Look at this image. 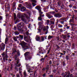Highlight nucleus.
Here are the masks:
<instances>
[{"label":"nucleus","instance_id":"bb28decb","mask_svg":"<svg viewBox=\"0 0 77 77\" xmlns=\"http://www.w3.org/2000/svg\"><path fill=\"white\" fill-rule=\"evenodd\" d=\"M48 18H49V19H50V18L53 17V16L51 15H49L48 16Z\"/></svg>","mask_w":77,"mask_h":77},{"label":"nucleus","instance_id":"603ef678","mask_svg":"<svg viewBox=\"0 0 77 77\" xmlns=\"http://www.w3.org/2000/svg\"><path fill=\"white\" fill-rule=\"evenodd\" d=\"M49 63L50 64H51L52 63V62L51 61H49Z\"/></svg>","mask_w":77,"mask_h":77},{"label":"nucleus","instance_id":"4d7b16f0","mask_svg":"<svg viewBox=\"0 0 77 77\" xmlns=\"http://www.w3.org/2000/svg\"><path fill=\"white\" fill-rule=\"evenodd\" d=\"M46 28L47 29H49V27H48V26H46Z\"/></svg>","mask_w":77,"mask_h":77},{"label":"nucleus","instance_id":"a19ab883","mask_svg":"<svg viewBox=\"0 0 77 77\" xmlns=\"http://www.w3.org/2000/svg\"><path fill=\"white\" fill-rule=\"evenodd\" d=\"M50 49H49V50L48 51V53H47V54H49V53H50Z\"/></svg>","mask_w":77,"mask_h":77},{"label":"nucleus","instance_id":"cd10ccee","mask_svg":"<svg viewBox=\"0 0 77 77\" xmlns=\"http://www.w3.org/2000/svg\"><path fill=\"white\" fill-rule=\"evenodd\" d=\"M8 38H6L5 39V44H6L7 43V42L8 41Z\"/></svg>","mask_w":77,"mask_h":77},{"label":"nucleus","instance_id":"8fccbe9b","mask_svg":"<svg viewBox=\"0 0 77 77\" xmlns=\"http://www.w3.org/2000/svg\"><path fill=\"white\" fill-rule=\"evenodd\" d=\"M51 28H54V26L51 25Z\"/></svg>","mask_w":77,"mask_h":77},{"label":"nucleus","instance_id":"aec40b11","mask_svg":"<svg viewBox=\"0 0 77 77\" xmlns=\"http://www.w3.org/2000/svg\"><path fill=\"white\" fill-rule=\"evenodd\" d=\"M41 52H42V54H43V53H44V52H45V51H44L43 50H42L41 51H39V53H41Z\"/></svg>","mask_w":77,"mask_h":77},{"label":"nucleus","instance_id":"338daca9","mask_svg":"<svg viewBox=\"0 0 77 77\" xmlns=\"http://www.w3.org/2000/svg\"><path fill=\"white\" fill-rule=\"evenodd\" d=\"M73 75H72V74H71V75H70V77H73Z\"/></svg>","mask_w":77,"mask_h":77},{"label":"nucleus","instance_id":"6e6d98bb","mask_svg":"<svg viewBox=\"0 0 77 77\" xmlns=\"http://www.w3.org/2000/svg\"><path fill=\"white\" fill-rule=\"evenodd\" d=\"M43 76L44 77H45V74H44L43 75Z\"/></svg>","mask_w":77,"mask_h":77},{"label":"nucleus","instance_id":"9d476101","mask_svg":"<svg viewBox=\"0 0 77 77\" xmlns=\"http://www.w3.org/2000/svg\"><path fill=\"white\" fill-rule=\"evenodd\" d=\"M54 16L55 17H58V18L62 17V15L60 14H55L54 15Z\"/></svg>","mask_w":77,"mask_h":77},{"label":"nucleus","instance_id":"4be33fe9","mask_svg":"<svg viewBox=\"0 0 77 77\" xmlns=\"http://www.w3.org/2000/svg\"><path fill=\"white\" fill-rule=\"evenodd\" d=\"M16 19H17V16L15 14H14V20H16Z\"/></svg>","mask_w":77,"mask_h":77},{"label":"nucleus","instance_id":"a211bd4d","mask_svg":"<svg viewBox=\"0 0 77 77\" xmlns=\"http://www.w3.org/2000/svg\"><path fill=\"white\" fill-rule=\"evenodd\" d=\"M17 38H18V36L14 37L13 38V39L15 41H17Z\"/></svg>","mask_w":77,"mask_h":77},{"label":"nucleus","instance_id":"2f4dec72","mask_svg":"<svg viewBox=\"0 0 77 77\" xmlns=\"http://www.w3.org/2000/svg\"><path fill=\"white\" fill-rule=\"evenodd\" d=\"M15 34L16 35H19V34H20V33H19V32H18L17 31H16L15 33Z\"/></svg>","mask_w":77,"mask_h":77},{"label":"nucleus","instance_id":"c9c22d12","mask_svg":"<svg viewBox=\"0 0 77 77\" xmlns=\"http://www.w3.org/2000/svg\"><path fill=\"white\" fill-rule=\"evenodd\" d=\"M51 24H54V22H53L52 21H51Z\"/></svg>","mask_w":77,"mask_h":77},{"label":"nucleus","instance_id":"5fc2aeb1","mask_svg":"<svg viewBox=\"0 0 77 77\" xmlns=\"http://www.w3.org/2000/svg\"><path fill=\"white\" fill-rule=\"evenodd\" d=\"M56 70H54L53 71V72H54V73L56 72Z\"/></svg>","mask_w":77,"mask_h":77},{"label":"nucleus","instance_id":"6ab92c4d","mask_svg":"<svg viewBox=\"0 0 77 77\" xmlns=\"http://www.w3.org/2000/svg\"><path fill=\"white\" fill-rule=\"evenodd\" d=\"M53 36L49 35L48 36V39H51V38H53Z\"/></svg>","mask_w":77,"mask_h":77},{"label":"nucleus","instance_id":"79ce46f5","mask_svg":"<svg viewBox=\"0 0 77 77\" xmlns=\"http://www.w3.org/2000/svg\"><path fill=\"white\" fill-rule=\"evenodd\" d=\"M60 32H63V29H60Z\"/></svg>","mask_w":77,"mask_h":77},{"label":"nucleus","instance_id":"20e7f679","mask_svg":"<svg viewBox=\"0 0 77 77\" xmlns=\"http://www.w3.org/2000/svg\"><path fill=\"white\" fill-rule=\"evenodd\" d=\"M26 44H27V43L24 42V41H22L20 43V45L23 48H25V49H28V48H30V47H29V46L26 45Z\"/></svg>","mask_w":77,"mask_h":77},{"label":"nucleus","instance_id":"864d4df0","mask_svg":"<svg viewBox=\"0 0 77 77\" xmlns=\"http://www.w3.org/2000/svg\"><path fill=\"white\" fill-rule=\"evenodd\" d=\"M41 1L43 3H44V2H45V1L44 0H41Z\"/></svg>","mask_w":77,"mask_h":77},{"label":"nucleus","instance_id":"3c124183","mask_svg":"<svg viewBox=\"0 0 77 77\" xmlns=\"http://www.w3.org/2000/svg\"><path fill=\"white\" fill-rule=\"evenodd\" d=\"M17 54H18V55H20V53L19 51H18L17 52Z\"/></svg>","mask_w":77,"mask_h":77},{"label":"nucleus","instance_id":"f3484780","mask_svg":"<svg viewBox=\"0 0 77 77\" xmlns=\"http://www.w3.org/2000/svg\"><path fill=\"white\" fill-rule=\"evenodd\" d=\"M39 29H38V30L39 32H41V30L42 29V27H41V26H39L38 27Z\"/></svg>","mask_w":77,"mask_h":77},{"label":"nucleus","instance_id":"f03ea898","mask_svg":"<svg viewBox=\"0 0 77 77\" xmlns=\"http://www.w3.org/2000/svg\"><path fill=\"white\" fill-rule=\"evenodd\" d=\"M24 24L23 22H21L20 23L18 24L17 25L18 30L22 31L23 29L24 28Z\"/></svg>","mask_w":77,"mask_h":77},{"label":"nucleus","instance_id":"7c9ffc66","mask_svg":"<svg viewBox=\"0 0 77 77\" xmlns=\"http://www.w3.org/2000/svg\"><path fill=\"white\" fill-rule=\"evenodd\" d=\"M49 65H47V66H46V69H49Z\"/></svg>","mask_w":77,"mask_h":77},{"label":"nucleus","instance_id":"f704fd0d","mask_svg":"<svg viewBox=\"0 0 77 77\" xmlns=\"http://www.w3.org/2000/svg\"><path fill=\"white\" fill-rule=\"evenodd\" d=\"M64 77H65V76H66V75H65V73H63L62 74H61Z\"/></svg>","mask_w":77,"mask_h":77},{"label":"nucleus","instance_id":"c85d7f7f","mask_svg":"<svg viewBox=\"0 0 77 77\" xmlns=\"http://www.w3.org/2000/svg\"><path fill=\"white\" fill-rule=\"evenodd\" d=\"M13 53H15V52H16V49L13 48Z\"/></svg>","mask_w":77,"mask_h":77},{"label":"nucleus","instance_id":"052dcab7","mask_svg":"<svg viewBox=\"0 0 77 77\" xmlns=\"http://www.w3.org/2000/svg\"><path fill=\"white\" fill-rule=\"evenodd\" d=\"M72 19H70L69 21V22L70 23H71V22H72Z\"/></svg>","mask_w":77,"mask_h":77},{"label":"nucleus","instance_id":"f257e3e1","mask_svg":"<svg viewBox=\"0 0 77 77\" xmlns=\"http://www.w3.org/2000/svg\"><path fill=\"white\" fill-rule=\"evenodd\" d=\"M27 14H28V15H27V14H24L23 15H22L21 14H17V17L18 18H21L23 21H24V22H26L25 16H24L26 17L27 19L29 20V19H30V15H31V11L28 10Z\"/></svg>","mask_w":77,"mask_h":77},{"label":"nucleus","instance_id":"5701e85b","mask_svg":"<svg viewBox=\"0 0 77 77\" xmlns=\"http://www.w3.org/2000/svg\"><path fill=\"white\" fill-rule=\"evenodd\" d=\"M19 37H20V39H23V35H19Z\"/></svg>","mask_w":77,"mask_h":77},{"label":"nucleus","instance_id":"a878e982","mask_svg":"<svg viewBox=\"0 0 77 77\" xmlns=\"http://www.w3.org/2000/svg\"><path fill=\"white\" fill-rule=\"evenodd\" d=\"M58 26L60 28H62V27H63V26H62V25L60 24H58Z\"/></svg>","mask_w":77,"mask_h":77},{"label":"nucleus","instance_id":"72a5a7b5","mask_svg":"<svg viewBox=\"0 0 77 77\" xmlns=\"http://www.w3.org/2000/svg\"><path fill=\"white\" fill-rule=\"evenodd\" d=\"M32 6L33 7H34V6H36V4L35 3H32Z\"/></svg>","mask_w":77,"mask_h":77},{"label":"nucleus","instance_id":"4c0bfd02","mask_svg":"<svg viewBox=\"0 0 77 77\" xmlns=\"http://www.w3.org/2000/svg\"><path fill=\"white\" fill-rule=\"evenodd\" d=\"M16 66L17 67H19V66H21V64H19L18 65H17Z\"/></svg>","mask_w":77,"mask_h":77},{"label":"nucleus","instance_id":"c03bdc74","mask_svg":"<svg viewBox=\"0 0 77 77\" xmlns=\"http://www.w3.org/2000/svg\"><path fill=\"white\" fill-rule=\"evenodd\" d=\"M50 23V21H49V20H47V24H48V23Z\"/></svg>","mask_w":77,"mask_h":77},{"label":"nucleus","instance_id":"423d86ee","mask_svg":"<svg viewBox=\"0 0 77 77\" xmlns=\"http://www.w3.org/2000/svg\"><path fill=\"white\" fill-rule=\"evenodd\" d=\"M35 9H37V10L38 11L39 13H41V14H43V13L41 12V7L39 6L38 5L37 6L35 7Z\"/></svg>","mask_w":77,"mask_h":77},{"label":"nucleus","instance_id":"e433bc0d","mask_svg":"<svg viewBox=\"0 0 77 77\" xmlns=\"http://www.w3.org/2000/svg\"><path fill=\"white\" fill-rule=\"evenodd\" d=\"M55 13V11H53L51 12V14H52V15H54Z\"/></svg>","mask_w":77,"mask_h":77},{"label":"nucleus","instance_id":"58836bf2","mask_svg":"<svg viewBox=\"0 0 77 77\" xmlns=\"http://www.w3.org/2000/svg\"><path fill=\"white\" fill-rule=\"evenodd\" d=\"M32 2H35V3H36V1H35V0H32Z\"/></svg>","mask_w":77,"mask_h":77},{"label":"nucleus","instance_id":"680f3d73","mask_svg":"<svg viewBox=\"0 0 77 77\" xmlns=\"http://www.w3.org/2000/svg\"><path fill=\"white\" fill-rule=\"evenodd\" d=\"M24 74L25 76H26V72H24Z\"/></svg>","mask_w":77,"mask_h":77},{"label":"nucleus","instance_id":"39448f33","mask_svg":"<svg viewBox=\"0 0 77 77\" xmlns=\"http://www.w3.org/2000/svg\"><path fill=\"white\" fill-rule=\"evenodd\" d=\"M5 48V45L3 43H2L1 45H0V51L4 50Z\"/></svg>","mask_w":77,"mask_h":77},{"label":"nucleus","instance_id":"b1692460","mask_svg":"<svg viewBox=\"0 0 77 77\" xmlns=\"http://www.w3.org/2000/svg\"><path fill=\"white\" fill-rule=\"evenodd\" d=\"M32 25L31 24H29L28 25V27L29 28V29H30V28H31L32 27Z\"/></svg>","mask_w":77,"mask_h":77},{"label":"nucleus","instance_id":"ddd939ff","mask_svg":"<svg viewBox=\"0 0 77 77\" xmlns=\"http://www.w3.org/2000/svg\"><path fill=\"white\" fill-rule=\"evenodd\" d=\"M61 38L64 39H66V35H62L61 36Z\"/></svg>","mask_w":77,"mask_h":77},{"label":"nucleus","instance_id":"e2e57ef3","mask_svg":"<svg viewBox=\"0 0 77 77\" xmlns=\"http://www.w3.org/2000/svg\"><path fill=\"white\" fill-rule=\"evenodd\" d=\"M63 53H64V54H65V53H66V51H63Z\"/></svg>","mask_w":77,"mask_h":77},{"label":"nucleus","instance_id":"de8ad7c7","mask_svg":"<svg viewBox=\"0 0 77 77\" xmlns=\"http://www.w3.org/2000/svg\"><path fill=\"white\" fill-rule=\"evenodd\" d=\"M2 20V17L1 16H0V20Z\"/></svg>","mask_w":77,"mask_h":77},{"label":"nucleus","instance_id":"69168bd1","mask_svg":"<svg viewBox=\"0 0 77 77\" xmlns=\"http://www.w3.org/2000/svg\"><path fill=\"white\" fill-rule=\"evenodd\" d=\"M67 37H68V38H70V35H67Z\"/></svg>","mask_w":77,"mask_h":77},{"label":"nucleus","instance_id":"7ed1b4c3","mask_svg":"<svg viewBox=\"0 0 77 77\" xmlns=\"http://www.w3.org/2000/svg\"><path fill=\"white\" fill-rule=\"evenodd\" d=\"M1 55L2 56L3 60L4 62H5V60H8V56L7 55V52H3L1 54Z\"/></svg>","mask_w":77,"mask_h":77},{"label":"nucleus","instance_id":"473e14b6","mask_svg":"<svg viewBox=\"0 0 77 77\" xmlns=\"http://www.w3.org/2000/svg\"><path fill=\"white\" fill-rule=\"evenodd\" d=\"M41 24H42V23L41 22H39L38 23V25L39 26H40V25H41Z\"/></svg>","mask_w":77,"mask_h":77},{"label":"nucleus","instance_id":"bf43d9fd","mask_svg":"<svg viewBox=\"0 0 77 77\" xmlns=\"http://www.w3.org/2000/svg\"><path fill=\"white\" fill-rule=\"evenodd\" d=\"M21 6H22L21 4H20V5L19 6V8H21Z\"/></svg>","mask_w":77,"mask_h":77},{"label":"nucleus","instance_id":"2eb2a0df","mask_svg":"<svg viewBox=\"0 0 77 77\" xmlns=\"http://www.w3.org/2000/svg\"><path fill=\"white\" fill-rule=\"evenodd\" d=\"M8 8H6V7L5 8V10H6V11H7H7H9V10H10V8H9V5H8Z\"/></svg>","mask_w":77,"mask_h":77},{"label":"nucleus","instance_id":"dca6fc26","mask_svg":"<svg viewBox=\"0 0 77 77\" xmlns=\"http://www.w3.org/2000/svg\"><path fill=\"white\" fill-rule=\"evenodd\" d=\"M40 39V38L39 37V36L37 35L36 38V40L37 41H39Z\"/></svg>","mask_w":77,"mask_h":77},{"label":"nucleus","instance_id":"1a4fd4ad","mask_svg":"<svg viewBox=\"0 0 77 77\" xmlns=\"http://www.w3.org/2000/svg\"><path fill=\"white\" fill-rule=\"evenodd\" d=\"M43 28V31H44L45 33V35H47L48 33V30L46 29V28L45 26H44L42 27Z\"/></svg>","mask_w":77,"mask_h":77},{"label":"nucleus","instance_id":"6e6552de","mask_svg":"<svg viewBox=\"0 0 77 77\" xmlns=\"http://www.w3.org/2000/svg\"><path fill=\"white\" fill-rule=\"evenodd\" d=\"M26 8H28L30 10H31L32 9V7L31 6V4L30 3H28L26 5Z\"/></svg>","mask_w":77,"mask_h":77},{"label":"nucleus","instance_id":"c756f323","mask_svg":"<svg viewBox=\"0 0 77 77\" xmlns=\"http://www.w3.org/2000/svg\"><path fill=\"white\" fill-rule=\"evenodd\" d=\"M14 57L15 58V60H17V55H15V56H14Z\"/></svg>","mask_w":77,"mask_h":77},{"label":"nucleus","instance_id":"09e8293b","mask_svg":"<svg viewBox=\"0 0 77 77\" xmlns=\"http://www.w3.org/2000/svg\"><path fill=\"white\" fill-rule=\"evenodd\" d=\"M17 64H18V63H19V60H18V59H17Z\"/></svg>","mask_w":77,"mask_h":77},{"label":"nucleus","instance_id":"9b49d317","mask_svg":"<svg viewBox=\"0 0 77 77\" xmlns=\"http://www.w3.org/2000/svg\"><path fill=\"white\" fill-rule=\"evenodd\" d=\"M24 40L27 42H29V38L27 37H26L25 36L24 38Z\"/></svg>","mask_w":77,"mask_h":77},{"label":"nucleus","instance_id":"13d9d810","mask_svg":"<svg viewBox=\"0 0 77 77\" xmlns=\"http://www.w3.org/2000/svg\"><path fill=\"white\" fill-rule=\"evenodd\" d=\"M67 29H69V26H67Z\"/></svg>","mask_w":77,"mask_h":77},{"label":"nucleus","instance_id":"0eeeda50","mask_svg":"<svg viewBox=\"0 0 77 77\" xmlns=\"http://www.w3.org/2000/svg\"><path fill=\"white\" fill-rule=\"evenodd\" d=\"M29 52H27L26 53H25L24 54V55L25 57H28V59H31V57H29Z\"/></svg>","mask_w":77,"mask_h":77},{"label":"nucleus","instance_id":"49530a36","mask_svg":"<svg viewBox=\"0 0 77 77\" xmlns=\"http://www.w3.org/2000/svg\"><path fill=\"white\" fill-rule=\"evenodd\" d=\"M26 35H29V32H26Z\"/></svg>","mask_w":77,"mask_h":77},{"label":"nucleus","instance_id":"393cba45","mask_svg":"<svg viewBox=\"0 0 77 77\" xmlns=\"http://www.w3.org/2000/svg\"><path fill=\"white\" fill-rule=\"evenodd\" d=\"M38 20H39V21H41V20H42V18H41V16H40V17H38Z\"/></svg>","mask_w":77,"mask_h":77},{"label":"nucleus","instance_id":"f8f14e48","mask_svg":"<svg viewBox=\"0 0 77 77\" xmlns=\"http://www.w3.org/2000/svg\"><path fill=\"white\" fill-rule=\"evenodd\" d=\"M27 69H28V72H33L31 71L33 70V69H32L31 68H29V67H28V68H27Z\"/></svg>","mask_w":77,"mask_h":77},{"label":"nucleus","instance_id":"a18cd8bd","mask_svg":"<svg viewBox=\"0 0 77 77\" xmlns=\"http://www.w3.org/2000/svg\"><path fill=\"white\" fill-rule=\"evenodd\" d=\"M17 77H20V75H19V74H17Z\"/></svg>","mask_w":77,"mask_h":77},{"label":"nucleus","instance_id":"412c9836","mask_svg":"<svg viewBox=\"0 0 77 77\" xmlns=\"http://www.w3.org/2000/svg\"><path fill=\"white\" fill-rule=\"evenodd\" d=\"M44 40V38L43 37H42L41 38V40L39 41V42H42Z\"/></svg>","mask_w":77,"mask_h":77},{"label":"nucleus","instance_id":"0e129e2a","mask_svg":"<svg viewBox=\"0 0 77 77\" xmlns=\"http://www.w3.org/2000/svg\"><path fill=\"white\" fill-rule=\"evenodd\" d=\"M57 4H58V6H60V3L59 2H58Z\"/></svg>","mask_w":77,"mask_h":77},{"label":"nucleus","instance_id":"4468645a","mask_svg":"<svg viewBox=\"0 0 77 77\" xmlns=\"http://www.w3.org/2000/svg\"><path fill=\"white\" fill-rule=\"evenodd\" d=\"M26 8L25 7H22L21 8V11H26Z\"/></svg>","mask_w":77,"mask_h":77},{"label":"nucleus","instance_id":"774afa93","mask_svg":"<svg viewBox=\"0 0 77 77\" xmlns=\"http://www.w3.org/2000/svg\"><path fill=\"white\" fill-rule=\"evenodd\" d=\"M21 71V68H19V71Z\"/></svg>","mask_w":77,"mask_h":77},{"label":"nucleus","instance_id":"ea45409f","mask_svg":"<svg viewBox=\"0 0 77 77\" xmlns=\"http://www.w3.org/2000/svg\"><path fill=\"white\" fill-rule=\"evenodd\" d=\"M68 57H69L68 56H66V58L67 60H68V59H69Z\"/></svg>","mask_w":77,"mask_h":77},{"label":"nucleus","instance_id":"37998d69","mask_svg":"<svg viewBox=\"0 0 77 77\" xmlns=\"http://www.w3.org/2000/svg\"><path fill=\"white\" fill-rule=\"evenodd\" d=\"M60 23H61V24H63L64 23V22L63 21H61L60 22Z\"/></svg>","mask_w":77,"mask_h":77}]
</instances>
